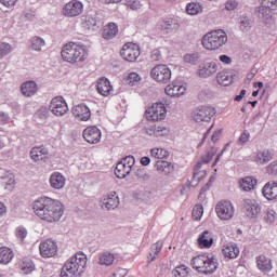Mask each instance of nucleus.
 <instances>
[{"mask_svg":"<svg viewBox=\"0 0 277 277\" xmlns=\"http://www.w3.org/2000/svg\"><path fill=\"white\" fill-rule=\"evenodd\" d=\"M83 27L91 31H98L100 27H103V22L96 18V15L88 14L83 16Z\"/></svg>","mask_w":277,"mask_h":277,"instance_id":"obj_24","label":"nucleus"},{"mask_svg":"<svg viewBox=\"0 0 277 277\" xmlns=\"http://www.w3.org/2000/svg\"><path fill=\"white\" fill-rule=\"evenodd\" d=\"M272 159H274V153L269 149H264L256 153L253 161L258 166H265V163H269Z\"/></svg>","mask_w":277,"mask_h":277,"instance_id":"obj_27","label":"nucleus"},{"mask_svg":"<svg viewBox=\"0 0 277 277\" xmlns=\"http://www.w3.org/2000/svg\"><path fill=\"white\" fill-rule=\"evenodd\" d=\"M266 174H268V176H277V160L266 167Z\"/></svg>","mask_w":277,"mask_h":277,"instance_id":"obj_53","label":"nucleus"},{"mask_svg":"<svg viewBox=\"0 0 277 277\" xmlns=\"http://www.w3.org/2000/svg\"><path fill=\"white\" fill-rule=\"evenodd\" d=\"M226 42H228V35L224 29L207 32L201 39V44L207 51H220Z\"/></svg>","mask_w":277,"mask_h":277,"instance_id":"obj_5","label":"nucleus"},{"mask_svg":"<svg viewBox=\"0 0 277 277\" xmlns=\"http://www.w3.org/2000/svg\"><path fill=\"white\" fill-rule=\"evenodd\" d=\"M39 251L43 259H51L57 254V245L51 239L44 240L40 243Z\"/></svg>","mask_w":277,"mask_h":277,"instance_id":"obj_16","label":"nucleus"},{"mask_svg":"<svg viewBox=\"0 0 277 277\" xmlns=\"http://www.w3.org/2000/svg\"><path fill=\"white\" fill-rule=\"evenodd\" d=\"M141 164L142 166H150V157L144 156L141 158Z\"/></svg>","mask_w":277,"mask_h":277,"instance_id":"obj_64","label":"nucleus"},{"mask_svg":"<svg viewBox=\"0 0 277 277\" xmlns=\"http://www.w3.org/2000/svg\"><path fill=\"white\" fill-rule=\"evenodd\" d=\"M153 62H159L161 60V52L159 50H154L150 55Z\"/></svg>","mask_w":277,"mask_h":277,"instance_id":"obj_62","label":"nucleus"},{"mask_svg":"<svg viewBox=\"0 0 277 277\" xmlns=\"http://www.w3.org/2000/svg\"><path fill=\"white\" fill-rule=\"evenodd\" d=\"M256 265L258 269L264 274H269V272H272V260L265 255H260L256 258Z\"/></svg>","mask_w":277,"mask_h":277,"instance_id":"obj_30","label":"nucleus"},{"mask_svg":"<svg viewBox=\"0 0 277 277\" xmlns=\"http://www.w3.org/2000/svg\"><path fill=\"white\" fill-rule=\"evenodd\" d=\"M248 140H250V132H248V130H245L238 138V144L243 145L248 143Z\"/></svg>","mask_w":277,"mask_h":277,"instance_id":"obj_56","label":"nucleus"},{"mask_svg":"<svg viewBox=\"0 0 277 277\" xmlns=\"http://www.w3.org/2000/svg\"><path fill=\"white\" fill-rule=\"evenodd\" d=\"M49 114V110H47V108H41L37 111V116L41 119L44 120V118H47Z\"/></svg>","mask_w":277,"mask_h":277,"instance_id":"obj_63","label":"nucleus"},{"mask_svg":"<svg viewBox=\"0 0 277 277\" xmlns=\"http://www.w3.org/2000/svg\"><path fill=\"white\" fill-rule=\"evenodd\" d=\"M163 248V242H156L150 247V251H149V259H150V263H153V261H155V259H159V254H161V250Z\"/></svg>","mask_w":277,"mask_h":277,"instance_id":"obj_45","label":"nucleus"},{"mask_svg":"<svg viewBox=\"0 0 277 277\" xmlns=\"http://www.w3.org/2000/svg\"><path fill=\"white\" fill-rule=\"evenodd\" d=\"M12 53V44L2 42L0 43V60H3L5 55H10Z\"/></svg>","mask_w":277,"mask_h":277,"instance_id":"obj_48","label":"nucleus"},{"mask_svg":"<svg viewBox=\"0 0 277 277\" xmlns=\"http://www.w3.org/2000/svg\"><path fill=\"white\" fill-rule=\"evenodd\" d=\"M133 166H135V157L127 156L122 158L121 161L118 162L115 168V174L117 179H127V176L131 174Z\"/></svg>","mask_w":277,"mask_h":277,"instance_id":"obj_6","label":"nucleus"},{"mask_svg":"<svg viewBox=\"0 0 277 277\" xmlns=\"http://www.w3.org/2000/svg\"><path fill=\"white\" fill-rule=\"evenodd\" d=\"M138 81H142V77L137 72H130L127 78V83L129 85H137Z\"/></svg>","mask_w":277,"mask_h":277,"instance_id":"obj_49","label":"nucleus"},{"mask_svg":"<svg viewBox=\"0 0 277 277\" xmlns=\"http://www.w3.org/2000/svg\"><path fill=\"white\" fill-rule=\"evenodd\" d=\"M215 116V108L211 106H201L193 114L195 122H209Z\"/></svg>","mask_w":277,"mask_h":277,"instance_id":"obj_13","label":"nucleus"},{"mask_svg":"<svg viewBox=\"0 0 277 277\" xmlns=\"http://www.w3.org/2000/svg\"><path fill=\"white\" fill-rule=\"evenodd\" d=\"M215 211L217 217L224 221L232 220L233 215H235V207L230 201H220L215 207Z\"/></svg>","mask_w":277,"mask_h":277,"instance_id":"obj_11","label":"nucleus"},{"mask_svg":"<svg viewBox=\"0 0 277 277\" xmlns=\"http://www.w3.org/2000/svg\"><path fill=\"white\" fill-rule=\"evenodd\" d=\"M168 114V108H166V104L161 102H157L151 105L146 111L145 116L147 120L158 121L163 120Z\"/></svg>","mask_w":277,"mask_h":277,"instance_id":"obj_8","label":"nucleus"},{"mask_svg":"<svg viewBox=\"0 0 277 277\" xmlns=\"http://www.w3.org/2000/svg\"><path fill=\"white\" fill-rule=\"evenodd\" d=\"M0 181L2 185H4V189H8V192H12V189H14V174L5 173L3 176L0 177Z\"/></svg>","mask_w":277,"mask_h":277,"instance_id":"obj_41","label":"nucleus"},{"mask_svg":"<svg viewBox=\"0 0 277 277\" xmlns=\"http://www.w3.org/2000/svg\"><path fill=\"white\" fill-rule=\"evenodd\" d=\"M101 129L96 126H91L83 130V137L89 144H98L101 142Z\"/></svg>","mask_w":277,"mask_h":277,"instance_id":"obj_19","label":"nucleus"},{"mask_svg":"<svg viewBox=\"0 0 277 277\" xmlns=\"http://www.w3.org/2000/svg\"><path fill=\"white\" fill-rule=\"evenodd\" d=\"M186 12L189 14V16L201 14L202 4L200 2H190L186 5Z\"/></svg>","mask_w":277,"mask_h":277,"instance_id":"obj_44","label":"nucleus"},{"mask_svg":"<svg viewBox=\"0 0 277 277\" xmlns=\"http://www.w3.org/2000/svg\"><path fill=\"white\" fill-rule=\"evenodd\" d=\"M161 30L164 31L166 34H170L172 31H176L179 29V21L172 17H168L162 23L160 24Z\"/></svg>","mask_w":277,"mask_h":277,"instance_id":"obj_33","label":"nucleus"},{"mask_svg":"<svg viewBox=\"0 0 277 277\" xmlns=\"http://www.w3.org/2000/svg\"><path fill=\"white\" fill-rule=\"evenodd\" d=\"M215 155H217V149L211 148L210 150H208L203 156H201V160L197 162V164L195 166V170H200V168H202V163H209L211 159L215 157Z\"/></svg>","mask_w":277,"mask_h":277,"instance_id":"obj_40","label":"nucleus"},{"mask_svg":"<svg viewBox=\"0 0 277 277\" xmlns=\"http://www.w3.org/2000/svg\"><path fill=\"white\" fill-rule=\"evenodd\" d=\"M118 205H120V200L116 193L108 194L107 197L102 200V209H106L107 211H114V209H117Z\"/></svg>","mask_w":277,"mask_h":277,"instance_id":"obj_25","label":"nucleus"},{"mask_svg":"<svg viewBox=\"0 0 277 277\" xmlns=\"http://www.w3.org/2000/svg\"><path fill=\"white\" fill-rule=\"evenodd\" d=\"M18 0H0V3H2V5H4V8H14V5H16V2Z\"/></svg>","mask_w":277,"mask_h":277,"instance_id":"obj_61","label":"nucleus"},{"mask_svg":"<svg viewBox=\"0 0 277 277\" xmlns=\"http://www.w3.org/2000/svg\"><path fill=\"white\" fill-rule=\"evenodd\" d=\"M225 259H237L239 256V247L237 245H227L222 249Z\"/></svg>","mask_w":277,"mask_h":277,"instance_id":"obj_38","label":"nucleus"},{"mask_svg":"<svg viewBox=\"0 0 277 277\" xmlns=\"http://www.w3.org/2000/svg\"><path fill=\"white\" fill-rule=\"evenodd\" d=\"M253 22L248 16H240L239 17V29L240 31H243L245 34H248L252 29Z\"/></svg>","mask_w":277,"mask_h":277,"instance_id":"obj_43","label":"nucleus"},{"mask_svg":"<svg viewBox=\"0 0 277 277\" xmlns=\"http://www.w3.org/2000/svg\"><path fill=\"white\" fill-rule=\"evenodd\" d=\"M63 14L69 18L83 14V3L79 0H72L66 3L63 8Z\"/></svg>","mask_w":277,"mask_h":277,"instance_id":"obj_15","label":"nucleus"},{"mask_svg":"<svg viewBox=\"0 0 277 277\" xmlns=\"http://www.w3.org/2000/svg\"><path fill=\"white\" fill-rule=\"evenodd\" d=\"M219 60L222 64H225L226 66H230V64H233V58L226 54L220 55Z\"/></svg>","mask_w":277,"mask_h":277,"instance_id":"obj_58","label":"nucleus"},{"mask_svg":"<svg viewBox=\"0 0 277 277\" xmlns=\"http://www.w3.org/2000/svg\"><path fill=\"white\" fill-rule=\"evenodd\" d=\"M128 5L130 6V10H140V8H142L140 0H130L128 1Z\"/></svg>","mask_w":277,"mask_h":277,"instance_id":"obj_59","label":"nucleus"},{"mask_svg":"<svg viewBox=\"0 0 277 277\" xmlns=\"http://www.w3.org/2000/svg\"><path fill=\"white\" fill-rule=\"evenodd\" d=\"M189 268L187 266L182 265L174 268L172 272L174 277H189Z\"/></svg>","mask_w":277,"mask_h":277,"instance_id":"obj_47","label":"nucleus"},{"mask_svg":"<svg viewBox=\"0 0 277 277\" xmlns=\"http://www.w3.org/2000/svg\"><path fill=\"white\" fill-rule=\"evenodd\" d=\"M49 109L54 116H65L68 114V104L62 96L53 97L50 102Z\"/></svg>","mask_w":277,"mask_h":277,"instance_id":"obj_12","label":"nucleus"},{"mask_svg":"<svg viewBox=\"0 0 277 277\" xmlns=\"http://www.w3.org/2000/svg\"><path fill=\"white\" fill-rule=\"evenodd\" d=\"M150 155L154 159H168L170 157V153L163 148H153Z\"/></svg>","mask_w":277,"mask_h":277,"instance_id":"obj_46","label":"nucleus"},{"mask_svg":"<svg viewBox=\"0 0 277 277\" xmlns=\"http://www.w3.org/2000/svg\"><path fill=\"white\" fill-rule=\"evenodd\" d=\"M10 122V115L8 113L0 111V124H8Z\"/></svg>","mask_w":277,"mask_h":277,"instance_id":"obj_60","label":"nucleus"},{"mask_svg":"<svg viewBox=\"0 0 277 277\" xmlns=\"http://www.w3.org/2000/svg\"><path fill=\"white\" fill-rule=\"evenodd\" d=\"M202 213H205V208H202V205H196L193 209L194 220H201Z\"/></svg>","mask_w":277,"mask_h":277,"instance_id":"obj_51","label":"nucleus"},{"mask_svg":"<svg viewBox=\"0 0 277 277\" xmlns=\"http://www.w3.org/2000/svg\"><path fill=\"white\" fill-rule=\"evenodd\" d=\"M187 88L183 85L181 82H172L171 84L167 85L164 92L168 96L177 97L183 96L185 94Z\"/></svg>","mask_w":277,"mask_h":277,"instance_id":"obj_23","label":"nucleus"},{"mask_svg":"<svg viewBox=\"0 0 277 277\" xmlns=\"http://www.w3.org/2000/svg\"><path fill=\"white\" fill-rule=\"evenodd\" d=\"M237 5H239V3H237V1L235 0H228L225 3V10H227V12H233V10L237 9Z\"/></svg>","mask_w":277,"mask_h":277,"instance_id":"obj_57","label":"nucleus"},{"mask_svg":"<svg viewBox=\"0 0 277 277\" xmlns=\"http://www.w3.org/2000/svg\"><path fill=\"white\" fill-rule=\"evenodd\" d=\"M150 77L154 81H157V83H170V79H172V71L168 65L160 64L156 65L151 69Z\"/></svg>","mask_w":277,"mask_h":277,"instance_id":"obj_7","label":"nucleus"},{"mask_svg":"<svg viewBox=\"0 0 277 277\" xmlns=\"http://www.w3.org/2000/svg\"><path fill=\"white\" fill-rule=\"evenodd\" d=\"M118 35V25L114 22L108 23L103 30V38L104 40H114Z\"/></svg>","mask_w":277,"mask_h":277,"instance_id":"obj_32","label":"nucleus"},{"mask_svg":"<svg viewBox=\"0 0 277 277\" xmlns=\"http://www.w3.org/2000/svg\"><path fill=\"white\" fill-rule=\"evenodd\" d=\"M96 90L101 96H111L114 94V87L107 78H100L97 80Z\"/></svg>","mask_w":277,"mask_h":277,"instance_id":"obj_21","label":"nucleus"},{"mask_svg":"<svg viewBox=\"0 0 277 277\" xmlns=\"http://www.w3.org/2000/svg\"><path fill=\"white\" fill-rule=\"evenodd\" d=\"M264 220L267 224H272L275 222L276 220V212L274 210H268L266 211L265 215H264Z\"/></svg>","mask_w":277,"mask_h":277,"instance_id":"obj_55","label":"nucleus"},{"mask_svg":"<svg viewBox=\"0 0 277 277\" xmlns=\"http://www.w3.org/2000/svg\"><path fill=\"white\" fill-rule=\"evenodd\" d=\"M72 116L77 118V120H81L82 122H88L92 117V111L85 104H78L72 108Z\"/></svg>","mask_w":277,"mask_h":277,"instance_id":"obj_20","label":"nucleus"},{"mask_svg":"<svg viewBox=\"0 0 277 277\" xmlns=\"http://www.w3.org/2000/svg\"><path fill=\"white\" fill-rule=\"evenodd\" d=\"M32 209L37 217L45 222H60L64 215V205L60 200L49 197H40L32 203Z\"/></svg>","mask_w":277,"mask_h":277,"instance_id":"obj_1","label":"nucleus"},{"mask_svg":"<svg viewBox=\"0 0 277 277\" xmlns=\"http://www.w3.org/2000/svg\"><path fill=\"white\" fill-rule=\"evenodd\" d=\"M97 259H98L97 261L98 265H104L105 267H109L114 265V261H116V254L109 251H104L98 253Z\"/></svg>","mask_w":277,"mask_h":277,"instance_id":"obj_29","label":"nucleus"},{"mask_svg":"<svg viewBox=\"0 0 277 277\" xmlns=\"http://www.w3.org/2000/svg\"><path fill=\"white\" fill-rule=\"evenodd\" d=\"M261 5L258 9V16L262 21H269L272 18V12L277 10V0H259Z\"/></svg>","mask_w":277,"mask_h":277,"instance_id":"obj_9","label":"nucleus"},{"mask_svg":"<svg viewBox=\"0 0 277 277\" xmlns=\"http://www.w3.org/2000/svg\"><path fill=\"white\" fill-rule=\"evenodd\" d=\"M217 72V63L215 62H206L199 65L198 75L201 79H209Z\"/></svg>","mask_w":277,"mask_h":277,"instance_id":"obj_18","label":"nucleus"},{"mask_svg":"<svg viewBox=\"0 0 277 277\" xmlns=\"http://www.w3.org/2000/svg\"><path fill=\"white\" fill-rule=\"evenodd\" d=\"M120 55L126 62H135L140 57V45L133 42L126 43L120 51Z\"/></svg>","mask_w":277,"mask_h":277,"instance_id":"obj_10","label":"nucleus"},{"mask_svg":"<svg viewBox=\"0 0 277 277\" xmlns=\"http://www.w3.org/2000/svg\"><path fill=\"white\" fill-rule=\"evenodd\" d=\"M85 265H88V256L79 252L65 262L61 271V277L81 276L85 269Z\"/></svg>","mask_w":277,"mask_h":277,"instance_id":"obj_2","label":"nucleus"},{"mask_svg":"<svg viewBox=\"0 0 277 277\" xmlns=\"http://www.w3.org/2000/svg\"><path fill=\"white\" fill-rule=\"evenodd\" d=\"M42 47H47V41L41 37L35 36L30 39V49L32 51L40 52L42 51Z\"/></svg>","mask_w":277,"mask_h":277,"instance_id":"obj_42","label":"nucleus"},{"mask_svg":"<svg viewBox=\"0 0 277 277\" xmlns=\"http://www.w3.org/2000/svg\"><path fill=\"white\" fill-rule=\"evenodd\" d=\"M49 183L52 189H64V187H66V176L58 171H55L50 175Z\"/></svg>","mask_w":277,"mask_h":277,"instance_id":"obj_22","label":"nucleus"},{"mask_svg":"<svg viewBox=\"0 0 277 277\" xmlns=\"http://www.w3.org/2000/svg\"><path fill=\"white\" fill-rule=\"evenodd\" d=\"M199 248H211L213 246V234L209 230H205L202 234L199 235L198 239Z\"/></svg>","mask_w":277,"mask_h":277,"instance_id":"obj_31","label":"nucleus"},{"mask_svg":"<svg viewBox=\"0 0 277 277\" xmlns=\"http://www.w3.org/2000/svg\"><path fill=\"white\" fill-rule=\"evenodd\" d=\"M262 194L266 200H277V182H268L262 188Z\"/></svg>","mask_w":277,"mask_h":277,"instance_id":"obj_26","label":"nucleus"},{"mask_svg":"<svg viewBox=\"0 0 277 277\" xmlns=\"http://www.w3.org/2000/svg\"><path fill=\"white\" fill-rule=\"evenodd\" d=\"M216 81L219 85L226 88L233 83V75L228 71H221L216 75Z\"/></svg>","mask_w":277,"mask_h":277,"instance_id":"obj_39","label":"nucleus"},{"mask_svg":"<svg viewBox=\"0 0 277 277\" xmlns=\"http://www.w3.org/2000/svg\"><path fill=\"white\" fill-rule=\"evenodd\" d=\"M12 259H14V251L8 247L0 248V263L2 265H8L12 263Z\"/></svg>","mask_w":277,"mask_h":277,"instance_id":"obj_36","label":"nucleus"},{"mask_svg":"<svg viewBox=\"0 0 277 277\" xmlns=\"http://www.w3.org/2000/svg\"><path fill=\"white\" fill-rule=\"evenodd\" d=\"M198 60H200V55L198 53H193V54L184 55V62L186 64L196 65V64H198Z\"/></svg>","mask_w":277,"mask_h":277,"instance_id":"obj_50","label":"nucleus"},{"mask_svg":"<svg viewBox=\"0 0 277 277\" xmlns=\"http://www.w3.org/2000/svg\"><path fill=\"white\" fill-rule=\"evenodd\" d=\"M15 235L19 241H24L25 238L27 237V229L23 226H19L15 230Z\"/></svg>","mask_w":277,"mask_h":277,"instance_id":"obj_54","label":"nucleus"},{"mask_svg":"<svg viewBox=\"0 0 277 277\" xmlns=\"http://www.w3.org/2000/svg\"><path fill=\"white\" fill-rule=\"evenodd\" d=\"M145 133L150 137H166V135H170V128L163 124H154L147 126L144 128Z\"/></svg>","mask_w":277,"mask_h":277,"instance_id":"obj_17","label":"nucleus"},{"mask_svg":"<svg viewBox=\"0 0 277 277\" xmlns=\"http://www.w3.org/2000/svg\"><path fill=\"white\" fill-rule=\"evenodd\" d=\"M156 170L162 174H172L174 172V164L166 160L156 161Z\"/></svg>","mask_w":277,"mask_h":277,"instance_id":"obj_37","label":"nucleus"},{"mask_svg":"<svg viewBox=\"0 0 277 277\" xmlns=\"http://www.w3.org/2000/svg\"><path fill=\"white\" fill-rule=\"evenodd\" d=\"M190 265L193 269L198 272V274H205V276H209V274H215L217 267L220 266V262H217V258L214 255L206 253L193 258Z\"/></svg>","mask_w":277,"mask_h":277,"instance_id":"obj_4","label":"nucleus"},{"mask_svg":"<svg viewBox=\"0 0 277 277\" xmlns=\"http://www.w3.org/2000/svg\"><path fill=\"white\" fill-rule=\"evenodd\" d=\"M48 156L49 149L44 147V145L35 146L30 150V157L32 161H43V159H47Z\"/></svg>","mask_w":277,"mask_h":277,"instance_id":"obj_28","label":"nucleus"},{"mask_svg":"<svg viewBox=\"0 0 277 277\" xmlns=\"http://www.w3.org/2000/svg\"><path fill=\"white\" fill-rule=\"evenodd\" d=\"M61 55L64 62L78 64L79 62H85V60H88V50L83 44L69 42L63 47Z\"/></svg>","mask_w":277,"mask_h":277,"instance_id":"obj_3","label":"nucleus"},{"mask_svg":"<svg viewBox=\"0 0 277 277\" xmlns=\"http://www.w3.org/2000/svg\"><path fill=\"white\" fill-rule=\"evenodd\" d=\"M242 209L250 220H256L261 214V205L254 199H245L242 203Z\"/></svg>","mask_w":277,"mask_h":277,"instance_id":"obj_14","label":"nucleus"},{"mask_svg":"<svg viewBox=\"0 0 277 277\" xmlns=\"http://www.w3.org/2000/svg\"><path fill=\"white\" fill-rule=\"evenodd\" d=\"M258 180L252 176H246L239 181L242 192H252L256 187Z\"/></svg>","mask_w":277,"mask_h":277,"instance_id":"obj_35","label":"nucleus"},{"mask_svg":"<svg viewBox=\"0 0 277 277\" xmlns=\"http://www.w3.org/2000/svg\"><path fill=\"white\" fill-rule=\"evenodd\" d=\"M34 269H36V265H34V262H31V261L23 262L22 272H24V274H31V272H34Z\"/></svg>","mask_w":277,"mask_h":277,"instance_id":"obj_52","label":"nucleus"},{"mask_svg":"<svg viewBox=\"0 0 277 277\" xmlns=\"http://www.w3.org/2000/svg\"><path fill=\"white\" fill-rule=\"evenodd\" d=\"M21 91L24 96H34L38 92V84L36 81H26L22 84Z\"/></svg>","mask_w":277,"mask_h":277,"instance_id":"obj_34","label":"nucleus"}]
</instances>
